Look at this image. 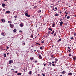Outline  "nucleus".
<instances>
[{
    "label": "nucleus",
    "mask_w": 76,
    "mask_h": 76,
    "mask_svg": "<svg viewBox=\"0 0 76 76\" xmlns=\"http://www.w3.org/2000/svg\"><path fill=\"white\" fill-rule=\"evenodd\" d=\"M10 26L11 28H13V26H14V25L13 24H10Z\"/></svg>",
    "instance_id": "nucleus-1"
},
{
    "label": "nucleus",
    "mask_w": 76,
    "mask_h": 76,
    "mask_svg": "<svg viewBox=\"0 0 76 76\" xmlns=\"http://www.w3.org/2000/svg\"><path fill=\"white\" fill-rule=\"evenodd\" d=\"M1 35H3V36H5V35H6V33L4 32V33H1Z\"/></svg>",
    "instance_id": "nucleus-2"
},
{
    "label": "nucleus",
    "mask_w": 76,
    "mask_h": 76,
    "mask_svg": "<svg viewBox=\"0 0 76 76\" xmlns=\"http://www.w3.org/2000/svg\"><path fill=\"white\" fill-rule=\"evenodd\" d=\"M13 60H11L9 61V64H11V63H13Z\"/></svg>",
    "instance_id": "nucleus-3"
},
{
    "label": "nucleus",
    "mask_w": 76,
    "mask_h": 76,
    "mask_svg": "<svg viewBox=\"0 0 76 76\" xmlns=\"http://www.w3.org/2000/svg\"><path fill=\"white\" fill-rule=\"evenodd\" d=\"M54 7L51 6L50 7V10H54Z\"/></svg>",
    "instance_id": "nucleus-4"
},
{
    "label": "nucleus",
    "mask_w": 76,
    "mask_h": 76,
    "mask_svg": "<svg viewBox=\"0 0 76 76\" xmlns=\"http://www.w3.org/2000/svg\"><path fill=\"white\" fill-rule=\"evenodd\" d=\"M1 20L2 21V22L4 23L5 22V20L4 19H1Z\"/></svg>",
    "instance_id": "nucleus-5"
},
{
    "label": "nucleus",
    "mask_w": 76,
    "mask_h": 76,
    "mask_svg": "<svg viewBox=\"0 0 76 76\" xmlns=\"http://www.w3.org/2000/svg\"><path fill=\"white\" fill-rule=\"evenodd\" d=\"M62 74H64V73H66V71H63V72H61Z\"/></svg>",
    "instance_id": "nucleus-6"
},
{
    "label": "nucleus",
    "mask_w": 76,
    "mask_h": 76,
    "mask_svg": "<svg viewBox=\"0 0 76 76\" xmlns=\"http://www.w3.org/2000/svg\"><path fill=\"white\" fill-rule=\"evenodd\" d=\"M2 6V7H5V6H6V4H3Z\"/></svg>",
    "instance_id": "nucleus-7"
},
{
    "label": "nucleus",
    "mask_w": 76,
    "mask_h": 76,
    "mask_svg": "<svg viewBox=\"0 0 76 76\" xmlns=\"http://www.w3.org/2000/svg\"><path fill=\"white\" fill-rule=\"evenodd\" d=\"M6 13H8V14L10 13V11H6Z\"/></svg>",
    "instance_id": "nucleus-8"
},
{
    "label": "nucleus",
    "mask_w": 76,
    "mask_h": 76,
    "mask_svg": "<svg viewBox=\"0 0 76 76\" xmlns=\"http://www.w3.org/2000/svg\"><path fill=\"white\" fill-rule=\"evenodd\" d=\"M63 25V22L62 21H61L60 23V26H62Z\"/></svg>",
    "instance_id": "nucleus-9"
},
{
    "label": "nucleus",
    "mask_w": 76,
    "mask_h": 76,
    "mask_svg": "<svg viewBox=\"0 0 76 76\" xmlns=\"http://www.w3.org/2000/svg\"><path fill=\"white\" fill-rule=\"evenodd\" d=\"M23 26V23H21L20 25V27H22Z\"/></svg>",
    "instance_id": "nucleus-10"
},
{
    "label": "nucleus",
    "mask_w": 76,
    "mask_h": 76,
    "mask_svg": "<svg viewBox=\"0 0 76 76\" xmlns=\"http://www.w3.org/2000/svg\"><path fill=\"white\" fill-rule=\"evenodd\" d=\"M39 58H40V59H42V57H41V55H39Z\"/></svg>",
    "instance_id": "nucleus-11"
},
{
    "label": "nucleus",
    "mask_w": 76,
    "mask_h": 76,
    "mask_svg": "<svg viewBox=\"0 0 76 76\" xmlns=\"http://www.w3.org/2000/svg\"><path fill=\"white\" fill-rule=\"evenodd\" d=\"M17 75H22V73H18L17 74Z\"/></svg>",
    "instance_id": "nucleus-12"
},
{
    "label": "nucleus",
    "mask_w": 76,
    "mask_h": 76,
    "mask_svg": "<svg viewBox=\"0 0 76 76\" xmlns=\"http://www.w3.org/2000/svg\"><path fill=\"white\" fill-rule=\"evenodd\" d=\"M68 75H70V76H72V72L69 73Z\"/></svg>",
    "instance_id": "nucleus-13"
},
{
    "label": "nucleus",
    "mask_w": 76,
    "mask_h": 76,
    "mask_svg": "<svg viewBox=\"0 0 76 76\" xmlns=\"http://www.w3.org/2000/svg\"><path fill=\"white\" fill-rule=\"evenodd\" d=\"M54 25H55V23H53V25L52 26V28H53L54 27Z\"/></svg>",
    "instance_id": "nucleus-14"
},
{
    "label": "nucleus",
    "mask_w": 76,
    "mask_h": 76,
    "mask_svg": "<svg viewBox=\"0 0 76 76\" xmlns=\"http://www.w3.org/2000/svg\"><path fill=\"white\" fill-rule=\"evenodd\" d=\"M58 13H62V12H61V10H59L58 11Z\"/></svg>",
    "instance_id": "nucleus-15"
},
{
    "label": "nucleus",
    "mask_w": 76,
    "mask_h": 76,
    "mask_svg": "<svg viewBox=\"0 0 76 76\" xmlns=\"http://www.w3.org/2000/svg\"><path fill=\"white\" fill-rule=\"evenodd\" d=\"M52 32L51 33V34L52 35H53V34H54V32H55L54 31V30H53V31H52Z\"/></svg>",
    "instance_id": "nucleus-16"
},
{
    "label": "nucleus",
    "mask_w": 76,
    "mask_h": 76,
    "mask_svg": "<svg viewBox=\"0 0 76 76\" xmlns=\"http://www.w3.org/2000/svg\"><path fill=\"white\" fill-rule=\"evenodd\" d=\"M61 41V39H60L58 40L57 42H60Z\"/></svg>",
    "instance_id": "nucleus-17"
},
{
    "label": "nucleus",
    "mask_w": 76,
    "mask_h": 76,
    "mask_svg": "<svg viewBox=\"0 0 76 76\" xmlns=\"http://www.w3.org/2000/svg\"><path fill=\"white\" fill-rule=\"evenodd\" d=\"M38 13H41V11L40 10H39L38 11Z\"/></svg>",
    "instance_id": "nucleus-18"
},
{
    "label": "nucleus",
    "mask_w": 76,
    "mask_h": 76,
    "mask_svg": "<svg viewBox=\"0 0 76 76\" xmlns=\"http://www.w3.org/2000/svg\"><path fill=\"white\" fill-rule=\"evenodd\" d=\"M58 15V14L56 13V14L55 15V16H57Z\"/></svg>",
    "instance_id": "nucleus-19"
},
{
    "label": "nucleus",
    "mask_w": 76,
    "mask_h": 76,
    "mask_svg": "<svg viewBox=\"0 0 76 76\" xmlns=\"http://www.w3.org/2000/svg\"><path fill=\"white\" fill-rule=\"evenodd\" d=\"M13 32H16V29H14L13 30Z\"/></svg>",
    "instance_id": "nucleus-20"
},
{
    "label": "nucleus",
    "mask_w": 76,
    "mask_h": 76,
    "mask_svg": "<svg viewBox=\"0 0 76 76\" xmlns=\"http://www.w3.org/2000/svg\"><path fill=\"white\" fill-rule=\"evenodd\" d=\"M29 72V75H31L32 74V71H30Z\"/></svg>",
    "instance_id": "nucleus-21"
},
{
    "label": "nucleus",
    "mask_w": 76,
    "mask_h": 76,
    "mask_svg": "<svg viewBox=\"0 0 76 76\" xmlns=\"http://www.w3.org/2000/svg\"><path fill=\"white\" fill-rule=\"evenodd\" d=\"M28 14L27 13H25V15L26 16H28Z\"/></svg>",
    "instance_id": "nucleus-22"
},
{
    "label": "nucleus",
    "mask_w": 76,
    "mask_h": 76,
    "mask_svg": "<svg viewBox=\"0 0 76 76\" xmlns=\"http://www.w3.org/2000/svg\"><path fill=\"white\" fill-rule=\"evenodd\" d=\"M41 43H42V44H43L44 43V41H42L41 42Z\"/></svg>",
    "instance_id": "nucleus-23"
},
{
    "label": "nucleus",
    "mask_w": 76,
    "mask_h": 76,
    "mask_svg": "<svg viewBox=\"0 0 76 76\" xmlns=\"http://www.w3.org/2000/svg\"><path fill=\"white\" fill-rule=\"evenodd\" d=\"M70 18V17L69 16H67L66 17V18L68 19H69Z\"/></svg>",
    "instance_id": "nucleus-24"
},
{
    "label": "nucleus",
    "mask_w": 76,
    "mask_h": 76,
    "mask_svg": "<svg viewBox=\"0 0 76 76\" xmlns=\"http://www.w3.org/2000/svg\"><path fill=\"white\" fill-rule=\"evenodd\" d=\"M4 57H6V53H4Z\"/></svg>",
    "instance_id": "nucleus-25"
},
{
    "label": "nucleus",
    "mask_w": 76,
    "mask_h": 76,
    "mask_svg": "<svg viewBox=\"0 0 76 76\" xmlns=\"http://www.w3.org/2000/svg\"><path fill=\"white\" fill-rule=\"evenodd\" d=\"M49 65L50 66H51V62H49Z\"/></svg>",
    "instance_id": "nucleus-26"
},
{
    "label": "nucleus",
    "mask_w": 76,
    "mask_h": 76,
    "mask_svg": "<svg viewBox=\"0 0 76 76\" xmlns=\"http://www.w3.org/2000/svg\"><path fill=\"white\" fill-rule=\"evenodd\" d=\"M55 60L56 61H58V59H57L56 58L55 59Z\"/></svg>",
    "instance_id": "nucleus-27"
},
{
    "label": "nucleus",
    "mask_w": 76,
    "mask_h": 76,
    "mask_svg": "<svg viewBox=\"0 0 76 76\" xmlns=\"http://www.w3.org/2000/svg\"><path fill=\"white\" fill-rule=\"evenodd\" d=\"M56 33H55L53 34V36H56Z\"/></svg>",
    "instance_id": "nucleus-28"
},
{
    "label": "nucleus",
    "mask_w": 76,
    "mask_h": 76,
    "mask_svg": "<svg viewBox=\"0 0 76 76\" xmlns=\"http://www.w3.org/2000/svg\"><path fill=\"white\" fill-rule=\"evenodd\" d=\"M52 65L53 66H54V67H55V64H52Z\"/></svg>",
    "instance_id": "nucleus-29"
},
{
    "label": "nucleus",
    "mask_w": 76,
    "mask_h": 76,
    "mask_svg": "<svg viewBox=\"0 0 76 76\" xmlns=\"http://www.w3.org/2000/svg\"><path fill=\"white\" fill-rule=\"evenodd\" d=\"M73 59L75 60H76V58H74V57H73Z\"/></svg>",
    "instance_id": "nucleus-30"
},
{
    "label": "nucleus",
    "mask_w": 76,
    "mask_h": 76,
    "mask_svg": "<svg viewBox=\"0 0 76 76\" xmlns=\"http://www.w3.org/2000/svg\"><path fill=\"white\" fill-rule=\"evenodd\" d=\"M17 17H18V16L17 15H15L14 16V18H17Z\"/></svg>",
    "instance_id": "nucleus-31"
},
{
    "label": "nucleus",
    "mask_w": 76,
    "mask_h": 76,
    "mask_svg": "<svg viewBox=\"0 0 76 76\" xmlns=\"http://www.w3.org/2000/svg\"><path fill=\"white\" fill-rule=\"evenodd\" d=\"M40 49H41V50H42V47H40Z\"/></svg>",
    "instance_id": "nucleus-32"
},
{
    "label": "nucleus",
    "mask_w": 76,
    "mask_h": 76,
    "mask_svg": "<svg viewBox=\"0 0 76 76\" xmlns=\"http://www.w3.org/2000/svg\"><path fill=\"white\" fill-rule=\"evenodd\" d=\"M54 56V55H52L51 56V57H52V58H53V56Z\"/></svg>",
    "instance_id": "nucleus-33"
},
{
    "label": "nucleus",
    "mask_w": 76,
    "mask_h": 76,
    "mask_svg": "<svg viewBox=\"0 0 76 76\" xmlns=\"http://www.w3.org/2000/svg\"><path fill=\"white\" fill-rule=\"evenodd\" d=\"M71 39H73V37H72L70 38Z\"/></svg>",
    "instance_id": "nucleus-34"
},
{
    "label": "nucleus",
    "mask_w": 76,
    "mask_h": 76,
    "mask_svg": "<svg viewBox=\"0 0 76 76\" xmlns=\"http://www.w3.org/2000/svg\"><path fill=\"white\" fill-rule=\"evenodd\" d=\"M7 49H9V47L8 46H7Z\"/></svg>",
    "instance_id": "nucleus-35"
},
{
    "label": "nucleus",
    "mask_w": 76,
    "mask_h": 76,
    "mask_svg": "<svg viewBox=\"0 0 76 76\" xmlns=\"http://www.w3.org/2000/svg\"><path fill=\"white\" fill-rule=\"evenodd\" d=\"M70 51H71V49H69V50H68V51H69V52H70Z\"/></svg>",
    "instance_id": "nucleus-36"
},
{
    "label": "nucleus",
    "mask_w": 76,
    "mask_h": 76,
    "mask_svg": "<svg viewBox=\"0 0 76 76\" xmlns=\"http://www.w3.org/2000/svg\"><path fill=\"white\" fill-rule=\"evenodd\" d=\"M31 16V15H28L27 17H30Z\"/></svg>",
    "instance_id": "nucleus-37"
},
{
    "label": "nucleus",
    "mask_w": 76,
    "mask_h": 76,
    "mask_svg": "<svg viewBox=\"0 0 76 76\" xmlns=\"http://www.w3.org/2000/svg\"><path fill=\"white\" fill-rule=\"evenodd\" d=\"M42 75L43 76H45V75L44 74L42 73Z\"/></svg>",
    "instance_id": "nucleus-38"
},
{
    "label": "nucleus",
    "mask_w": 76,
    "mask_h": 76,
    "mask_svg": "<svg viewBox=\"0 0 76 76\" xmlns=\"http://www.w3.org/2000/svg\"><path fill=\"white\" fill-rule=\"evenodd\" d=\"M19 32H22V31L20 30Z\"/></svg>",
    "instance_id": "nucleus-39"
},
{
    "label": "nucleus",
    "mask_w": 76,
    "mask_h": 76,
    "mask_svg": "<svg viewBox=\"0 0 76 76\" xmlns=\"http://www.w3.org/2000/svg\"><path fill=\"white\" fill-rule=\"evenodd\" d=\"M57 61H55L54 62V63H55V64H56Z\"/></svg>",
    "instance_id": "nucleus-40"
},
{
    "label": "nucleus",
    "mask_w": 76,
    "mask_h": 76,
    "mask_svg": "<svg viewBox=\"0 0 76 76\" xmlns=\"http://www.w3.org/2000/svg\"><path fill=\"white\" fill-rule=\"evenodd\" d=\"M23 70H24V71H25V72L26 71V69H23Z\"/></svg>",
    "instance_id": "nucleus-41"
},
{
    "label": "nucleus",
    "mask_w": 76,
    "mask_h": 76,
    "mask_svg": "<svg viewBox=\"0 0 76 76\" xmlns=\"http://www.w3.org/2000/svg\"><path fill=\"white\" fill-rule=\"evenodd\" d=\"M51 33V32L50 31H49L48 32V34H50Z\"/></svg>",
    "instance_id": "nucleus-42"
},
{
    "label": "nucleus",
    "mask_w": 76,
    "mask_h": 76,
    "mask_svg": "<svg viewBox=\"0 0 76 76\" xmlns=\"http://www.w3.org/2000/svg\"><path fill=\"white\" fill-rule=\"evenodd\" d=\"M55 9H56V10H57V8L56 7L55 8Z\"/></svg>",
    "instance_id": "nucleus-43"
},
{
    "label": "nucleus",
    "mask_w": 76,
    "mask_h": 76,
    "mask_svg": "<svg viewBox=\"0 0 76 76\" xmlns=\"http://www.w3.org/2000/svg\"><path fill=\"white\" fill-rule=\"evenodd\" d=\"M33 58H30L31 60H33Z\"/></svg>",
    "instance_id": "nucleus-44"
},
{
    "label": "nucleus",
    "mask_w": 76,
    "mask_h": 76,
    "mask_svg": "<svg viewBox=\"0 0 76 76\" xmlns=\"http://www.w3.org/2000/svg\"><path fill=\"white\" fill-rule=\"evenodd\" d=\"M7 55H9L10 54V53H7Z\"/></svg>",
    "instance_id": "nucleus-45"
},
{
    "label": "nucleus",
    "mask_w": 76,
    "mask_h": 76,
    "mask_svg": "<svg viewBox=\"0 0 76 76\" xmlns=\"http://www.w3.org/2000/svg\"><path fill=\"white\" fill-rule=\"evenodd\" d=\"M43 65L44 66H47V65H46V64H43Z\"/></svg>",
    "instance_id": "nucleus-46"
},
{
    "label": "nucleus",
    "mask_w": 76,
    "mask_h": 76,
    "mask_svg": "<svg viewBox=\"0 0 76 76\" xmlns=\"http://www.w3.org/2000/svg\"><path fill=\"white\" fill-rule=\"evenodd\" d=\"M67 48H68L69 50H70V47H67Z\"/></svg>",
    "instance_id": "nucleus-47"
},
{
    "label": "nucleus",
    "mask_w": 76,
    "mask_h": 76,
    "mask_svg": "<svg viewBox=\"0 0 76 76\" xmlns=\"http://www.w3.org/2000/svg\"><path fill=\"white\" fill-rule=\"evenodd\" d=\"M74 35H75V36H76V34L75 33H74Z\"/></svg>",
    "instance_id": "nucleus-48"
},
{
    "label": "nucleus",
    "mask_w": 76,
    "mask_h": 76,
    "mask_svg": "<svg viewBox=\"0 0 76 76\" xmlns=\"http://www.w3.org/2000/svg\"><path fill=\"white\" fill-rule=\"evenodd\" d=\"M31 37L32 38H33V36H32V35H31Z\"/></svg>",
    "instance_id": "nucleus-49"
},
{
    "label": "nucleus",
    "mask_w": 76,
    "mask_h": 76,
    "mask_svg": "<svg viewBox=\"0 0 76 76\" xmlns=\"http://www.w3.org/2000/svg\"><path fill=\"white\" fill-rule=\"evenodd\" d=\"M18 73V71H15V73Z\"/></svg>",
    "instance_id": "nucleus-50"
},
{
    "label": "nucleus",
    "mask_w": 76,
    "mask_h": 76,
    "mask_svg": "<svg viewBox=\"0 0 76 76\" xmlns=\"http://www.w3.org/2000/svg\"><path fill=\"white\" fill-rule=\"evenodd\" d=\"M51 28H48L49 30H51Z\"/></svg>",
    "instance_id": "nucleus-51"
},
{
    "label": "nucleus",
    "mask_w": 76,
    "mask_h": 76,
    "mask_svg": "<svg viewBox=\"0 0 76 76\" xmlns=\"http://www.w3.org/2000/svg\"><path fill=\"white\" fill-rule=\"evenodd\" d=\"M52 63H53V64H54V61H52Z\"/></svg>",
    "instance_id": "nucleus-52"
},
{
    "label": "nucleus",
    "mask_w": 76,
    "mask_h": 76,
    "mask_svg": "<svg viewBox=\"0 0 76 76\" xmlns=\"http://www.w3.org/2000/svg\"><path fill=\"white\" fill-rule=\"evenodd\" d=\"M74 17H75V18H76V15H74Z\"/></svg>",
    "instance_id": "nucleus-53"
},
{
    "label": "nucleus",
    "mask_w": 76,
    "mask_h": 76,
    "mask_svg": "<svg viewBox=\"0 0 76 76\" xmlns=\"http://www.w3.org/2000/svg\"><path fill=\"white\" fill-rule=\"evenodd\" d=\"M11 70H14V69H11Z\"/></svg>",
    "instance_id": "nucleus-54"
},
{
    "label": "nucleus",
    "mask_w": 76,
    "mask_h": 76,
    "mask_svg": "<svg viewBox=\"0 0 76 76\" xmlns=\"http://www.w3.org/2000/svg\"><path fill=\"white\" fill-rule=\"evenodd\" d=\"M69 56H71V54H69Z\"/></svg>",
    "instance_id": "nucleus-55"
},
{
    "label": "nucleus",
    "mask_w": 76,
    "mask_h": 76,
    "mask_svg": "<svg viewBox=\"0 0 76 76\" xmlns=\"http://www.w3.org/2000/svg\"><path fill=\"white\" fill-rule=\"evenodd\" d=\"M36 44H39V43H36Z\"/></svg>",
    "instance_id": "nucleus-56"
},
{
    "label": "nucleus",
    "mask_w": 76,
    "mask_h": 76,
    "mask_svg": "<svg viewBox=\"0 0 76 76\" xmlns=\"http://www.w3.org/2000/svg\"><path fill=\"white\" fill-rule=\"evenodd\" d=\"M23 44H24V45H25V43H24Z\"/></svg>",
    "instance_id": "nucleus-57"
},
{
    "label": "nucleus",
    "mask_w": 76,
    "mask_h": 76,
    "mask_svg": "<svg viewBox=\"0 0 76 76\" xmlns=\"http://www.w3.org/2000/svg\"><path fill=\"white\" fill-rule=\"evenodd\" d=\"M39 75H40L39 74H38V76H39Z\"/></svg>",
    "instance_id": "nucleus-58"
},
{
    "label": "nucleus",
    "mask_w": 76,
    "mask_h": 76,
    "mask_svg": "<svg viewBox=\"0 0 76 76\" xmlns=\"http://www.w3.org/2000/svg\"><path fill=\"white\" fill-rule=\"evenodd\" d=\"M17 20V19H16V18H15V20Z\"/></svg>",
    "instance_id": "nucleus-59"
},
{
    "label": "nucleus",
    "mask_w": 76,
    "mask_h": 76,
    "mask_svg": "<svg viewBox=\"0 0 76 76\" xmlns=\"http://www.w3.org/2000/svg\"><path fill=\"white\" fill-rule=\"evenodd\" d=\"M68 14V13L67 12L66 14V15H67Z\"/></svg>",
    "instance_id": "nucleus-60"
},
{
    "label": "nucleus",
    "mask_w": 76,
    "mask_h": 76,
    "mask_svg": "<svg viewBox=\"0 0 76 76\" xmlns=\"http://www.w3.org/2000/svg\"><path fill=\"white\" fill-rule=\"evenodd\" d=\"M66 16H67V15H65V17H66Z\"/></svg>",
    "instance_id": "nucleus-61"
},
{
    "label": "nucleus",
    "mask_w": 76,
    "mask_h": 76,
    "mask_svg": "<svg viewBox=\"0 0 76 76\" xmlns=\"http://www.w3.org/2000/svg\"><path fill=\"white\" fill-rule=\"evenodd\" d=\"M53 58H55V57H53Z\"/></svg>",
    "instance_id": "nucleus-62"
},
{
    "label": "nucleus",
    "mask_w": 76,
    "mask_h": 76,
    "mask_svg": "<svg viewBox=\"0 0 76 76\" xmlns=\"http://www.w3.org/2000/svg\"><path fill=\"white\" fill-rule=\"evenodd\" d=\"M8 23H10V21H8Z\"/></svg>",
    "instance_id": "nucleus-63"
},
{
    "label": "nucleus",
    "mask_w": 76,
    "mask_h": 76,
    "mask_svg": "<svg viewBox=\"0 0 76 76\" xmlns=\"http://www.w3.org/2000/svg\"><path fill=\"white\" fill-rule=\"evenodd\" d=\"M36 28H37V26L36 25Z\"/></svg>",
    "instance_id": "nucleus-64"
}]
</instances>
